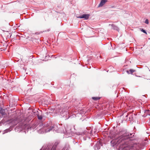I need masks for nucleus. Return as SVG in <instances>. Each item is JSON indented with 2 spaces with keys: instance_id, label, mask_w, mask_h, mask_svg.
<instances>
[{
  "instance_id": "obj_3",
  "label": "nucleus",
  "mask_w": 150,
  "mask_h": 150,
  "mask_svg": "<svg viewBox=\"0 0 150 150\" xmlns=\"http://www.w3.org/2000/svg\"><path fill=\"white\" fill-rule=\"evenodd\" d=\"M90 16L89 14H84L79 16H76L77 18H83L84 19H88Z\"/></svg>"
},
{
  "instance_id": "obj_2",
  "label": "nucleus",
  "mask_w": 150,
  "mask_h": 150,
  "mask_svg": "<svg viewBox=\"0 0 150 150\" xmlns=\"http://www.w3.org/2000/svg\"><path fill=\"white\" fill-rule=\"evenodd\" d=\"M35 115H36L38 117V118L39 120H42V117L41 116L42 112L40 111H36L34 112Z\"/></svg>"
},
{
  "instance_id": "obj_10",
  "label": "nucleus",
  "mask_w": 150,
  "mask_h": 150,
  "mask_svg": "<svg viewBox=\"0 0 150 150\" xmlns=\"http://www.w3.org/2000/svg\"><path fill=\"white\" fill-rule=\"evenodd\" d=\"M145 23L148 24L149 23V20L148 19H146L145 21Z\"/></svg>"
},
{
  "instance_id": "obj_11",
  "label": "nucleus",
  "mask_w": 150,
  "mask_h": 150,
  "mask_svg": "<svg viewBox=\"0 0 150 150\" xmlns=\"http://www.w3.org/2000/svg\"><path fill=\"white\" fill-rule=\"evenodd\" d=\"M146 82L148 83H150V79H148L146 81Z\"/></svg>"
},
{
  "instance_id": "obj_5",
  "label": "nucleus",
  "mask_w": 150,
  "mask_h": 150,
  "mask_svg": "<svg viewBox=\"0 0 150 150\" xmlns=\"http://www.w3.org/2000/svg\"><path fill=\"white\" fill-rule=\"evenodd\" d=\"M0 113H1L2 115H5L6 113L5 110L0 108Z\"/></svg>"
},
{
  "instance_id": "obj_1",
  "label": "nucleus",
  "mask_w": 150,
  "mask_h": 150,
  "mask_svg": "<svg viewBox=\"0 0 150 150\" xmlns=\"http://www.w3.org/2000/svg\"><path fill=\"white\" fill-rule=\"evenodd\" d=\"M132 134L125 132L121 136L111 141V143L115 145L120 144L123 146L124 150H137V144L132 141L130 138L132 137Z\"/></svg>"
},
{
  "instance_id": "obj_12",
  "label": "nucleus",
  "mask_w": 150,
  "mask_h": 150,
  "mask_svg": "<svg viewBox=\"0 0 150 150\" xmlns=\"http://www.w3.org/2000/svg\"><path fill=\"white\" fill-rule=\"evenodd\" d=\"M128 115H127L126 116V117H127V116H128Z\"/></svg>"
},
{
  "instance_id": "obj_6",
  "label": "nucleus",
  "mask_w": 150,
  "mask_h": 150,
  "mask_svg": "<svg viewBox=\"0 0 150 150\" xmlns=\"http://www.w3.org/2000/svg\"><path fill=\"white\" fill-rule=\"evenodd\" d=\"M135 71L133 69H130L129 71H127V72L128 74H132Z\"/></svg>"
},
{
  "instance_id": "obj_9",
  "label": "nucleus",
  "mask_w": 150,
  "mask_h": 150,
  "mask_svg": "<svg viewBox=\"0 0 150 150\" xmlns=\"http://www.w3.org/2000/svg\"><path fill=\"white\" fill-rule=\"evenodd\" d=\"M141 30V31L142 32H143L145 33L146 34H147V33L146 32V31L145 30H144L143 29H142Z\"/></svg>"
},
{
  "instance_id": "obj_8",
  "label": "nucleus",
  "mask_w": 150,
  "mask_h": 150,
  "mask_svg": "<svg viewBox=\"0 0 150 150\" xmlns=\"http://www.w3.org/2000/svg\"><path fill=\"white\" fill-rule=\"evenodd\" d=\"M100 98L99 97H92V99L94 100H99Z\"/></svg>"
},
{
  "instance_id": "obj_4",
  "label": "nucleus",
  "mask_w": 150,
  "mask_h": 150,
  "mask_svg": "<svg viewBox=\"0 0 150 150\" xmlns=\"http://www.w3.org/2000/svg\"><path fill=\"white\" fill-rule=\"evenodd\" d=\"M107 1V0H102L99 5L98 7H102Z\"/></svg>"
},
{
  "instance_id": "obj_7",
  "label": "nucleus",
  "mask_w": 150,
  "mask_h": 150,
  "mask_svg": "<svg viewBox=\"0 0 150 150\" xmlns=\"http://www.w3.org/2000/svg\"><path fill=\"white\" fill-rule=\"evenodd\" d=\"M53 126H51L50 127V128L48 129L45 130V132H50V130H52L54 128Z\"/></svg>"
}]
</instances>
